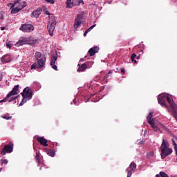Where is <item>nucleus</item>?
Returning a JSON list of instances; mask_svg holds the SVG:
<instances>
[{"label": "nucleus", "instance_id": "nucleus-46", "mask_svg": "<svg viewBox=\"0 0 177 177\" xmlns=\"http://www.w3.org/2000/svg\"><path fill=\"white\" fill-rule=\"evenodd\" d=\"M136 59H137L138 60H139V59H140V55H138V57H137V55H136Z\"/></svg>", "mask_w": 177, "mask_h": 177}, {"label": "nucleus", "instance_id": "nucleus-13", "mask_svg": "<svg viewBox=\"0 0 177 177\" xmlns=\"http://www.w3.org/2000/svg\"><path fill=\"white\" fill-rule=\"evenodd\" d=\"M41 12H42V8H39L30 14V17L38 19L39 17V15H41Z\"/></svg>", "mask_w": 177, "mask_h": 177}, {"label": "nucleus", "instance_id": "nucleus-15", "mask_svg": "<svg viewBox=\"0 0 177 177\" xmlns=\"http://www.w3.org/2000/svg\"><path fill=\"white\" fill-rule=\"evenodd\" d=\"M166 100H167V103H169V104L171 107H174L175 106V102H174V100L172 99V97L167 95Z\"/></svg>", "mask_w": 177, "mask_h": 177}, {"label": "nucleus", "instance_id": "nucleus-40", "mask_svg": "<svg viewBox=\"0 0 177 177\" xmlns=\"http://www.w3.org/2000/svg\"><path fill=\"white\" fill-rule=\"evenodd\" d=\"M3 118H4L5 120H11V119H12V117H11V116H9V117L4 116Z\"/></svg>", "mask_w": 177, "mask_h": 177}, {"label": "nucleus", "instance_id": "nucleus-49", "mask_svg": "<svg viewBox=\"0 0 177 177\" xmlns=\"http://www.w3.org/2000/svg\"><path fill=\"white\" fill-rule=\"evenodd\" d=\"M74 103H75V100H73Z\"/></svg>", "mask_w": 177, "mask_h": 177}, {"label": "nucleus", "instance_id": "nucleus-18", "mask_svg": "<svg viewBox=\"0 0 177 177\" xmlns=\"http://www.w3.org/2000/svg\"><path fill=\"white\" fill-rule=\"evenodd\" d=\"M1 60L3 63H9L10 62V57L8 55H6L1 57Z\"/></svg>", "mask_w": 177, "mask_h": 177}, {"label": "nucleus", "instance_id": "nucleus-33", "mask_svg": "<svg viewBox=\"0 0 177 177\" xmlns=\"http://www.w3.org/2000/svg\"><path fill=\"white\" fill-rule=\"evenodd\" d=\"M127 177L132 176V172H133L132 170H130L129 168L127 169Z\"/></svg>", "mask_w": 177, "mask_h": 177}, {"label": "nucleus", "instance_id": "nucleus-31", "mask_svg": "<svg viewBox=\"0 0 177 177\" xmlns=\"http://www.w3.org/2000/svg\"><path fill=\"white\" fill-rule=\"evenodd\" d=\"M35 158H36V161H37V162H39V160H41V154H40L39 152H37V153H36V157H35Z\"/></svg>", "mask_w": 177, "mask_h": 177}, {"label": "nucleus", "instance_id": "nucleus-41", "mask_svg": "<svg viewBox=\"0 0 177 177\" xmlns=\"http://www.w3.org/2000/svg\"><path fill=\"white\" fill-rule=\"evenodd\" d=\"M113 73V71H109V72L106 75V77L107 78V77H109V75Z\"/></svg>", "mask_w": 177, "mask_h": 177}, {"label": "nucleus", "instance_id": "nucleus-23", "mask_svg": "<svg viewBox=\"0 0 177 177\" xmlns=\"http://www.w3.org/2000/svg\"><path fill=\"white\" fill-rule=\"evenodd\" d=\"M66 8H73L74 4L73 3V0H67L66 2Z\"/></svg>", "mask_w": 177, "mask_h": 177}, {"label": "nucleus", "instance_id": "nucleus-34", "mask_svg": "<svg viewBox=\"0 0 177 177\" xmlns=\"http://www.w3.org/2000/svg\"><path fill=\"white\" fill-rule=\"evenodd\" d=\"M96 27V24L91 26L90 28H88L86 31L87 32H89L90 31H92L93 30V28Z\"/></svg>", "mask_w": 177, "mask_h": 177}, {"label": "nucleus", "instance_id": "nucleus-24", "mask_svg": "<svg viewBox=\"0 0 177 177\" xmlns=\"http://www.w3.org/2000/svg\"><path fill=\"white\" fill-rule=\"evenodd\" d=\"M156 177H169L167 173L164 171H160L159 174H156Z\"/></svg>", "mask_w": 177, "mask_h": 177}, {"label": "nucleus", "instance_id": "nucleus-7", "mask_svg": "<svg viewBox=\"0 0 177 177\" xmlns=\"http://www.w3.org/2000/svg\"><path fill=\"white\" fill-rule=\"evenodd\" d=\"M57 61V53H53L51 54V60H50V66L53 70H55V71H57V66H56V62Z\"/></svg>", "mask_w": 177, "mask_h": 177}, {"label": "nucleus", "instance_id": "nucleus-50", "mask_svg": "<svg viewBox=\"0 0 177 177\" xmlns=\"http://www.w3.org/2000/svg\"><path fill=\"white\" fill-rule=\"evenodd\" d=\"M176 140L177 141V137L175 138Z\"/></svg>", "mask_w": 177, "mask_h": 177}, {"label": "nucleus", "instance_id": "nucleus-11", "mask_svg": "<svg viewBox=\"0 0 177 177\" xmlns=\"http://www.w3.org/2000/svg\"><path fill=\"white\" fill-rule=\"evenodd\" d=\"M82 17L81 16V15H77V17L75 19V23L73 25L74 28L77 29L78 28V27H80V26H81L82 21Z\"/></svg>", "mask_w": 177, "mask_h": 177}, {"label": "nucleus", "instance_id": "nucleus-2", "mask_svg": "<svg viewBox=\"0 0 177 177\" xmlns=\"http://www.w3.org/2000/svg\"><path fill=\"white\" fill-rule=\"evenodd\" d=\"M19 85H15L12 90L6 95V97L0 100V103H5L6 102H8V103H10V102H13V100H16V99L19 98V95H17L15 97H12L11 96H15V95H17L19 93Z\"/></svg>", "mask_w": 177, "mask_h": 177}, {"label": "nucleus", "instance_id": "nucleus-14", "mask_svg": "<svg viewBox=\"0 0 177 177\" xmlns=\"http://www.w3.org/2000/svg\"><path fill=\"white\" fill-rule=\"evenodd\" d=\"M97 52H99V47L97 46L93 47L88 50L90 56H95V53H97Z\"/></svg>", "mask_w": 177, "mask_h": 177}, {"label": "nucleus", "instance_id": "nucleus-1", "mask_svg": "<svg viewBox=\"0 0 177 177\" xmlns=\"http://www.w3.org/2000/svg\"><path fill=\"white\" fill-rule=\"evenodd\" d=\"M160 156L162 160L168 157V156L172 154V149L169 148V144L167 140L163 139L160 146Z\"/></svg>", "mask_w": 177, "mask_h": 177}, {"label": "nucleus", "instance_id": "nucleus-27", "mask_svg": "<svg viewBox=\"0 0 177 177\" xmlns=\"http://www.w3.org/2000/svg\"><path fill=\"white\" fill-rule=\"evenodd\" d=\"M48 156H50V157H55V151L52 149H48L47 151Z\"/></svg>", "mask_w": 177, "mask_h": 177}, {"label": "nucleus", "instance_id": "nucleus-44", "mask_svg": "<svg viewBox=\"0 0 177 177\" xmlns=\"http://www.w3.org/2000/svg\"><path fill=\"white\" fill-rule=\"evenodd\" d=\"M87 34H88V32L86 30V31L84 32V35H83L84 37H86Z\"/></svg>", "mask_w": 177, "mask_h": 177}, {"label": "nucleus", "instance_id": "nucleus-29", "mask_svg": "<svg viewBox=\"0 0 177 177\" xmlns=\"http://www.w3.org/2000/svg\"><path fill=\"white\" fill-rule=\"evenodd\" d=\"M43 12L44 13V15H47L48 16H50L52 14H50V12H49V11L48 10V8H46V7H43Z\"/></svg>", "mask_w": 177, "mask_h": 177}, {"label": "nucleus", "instance_id": "nucleus-25", "mask_svg": "<svg viewBox=\"0 0 177 177\" xmlns=\"http://www.w3.org/2000/svg\"><path fill=\"white\" fill-rule=\"evenodd\" d=\"M49 19H50L49 21H51V23H55V24H56V17H55V15L53 14H51L49 16Z\"/></svg>", "mask_w": 177, "mask_h": 177}, {"label": "nucleus", "instance_id": "nucleus-48", "mask_svg": "<svg viewBox=\"0 0 177 177\" xmlns=\"http://www.w3.org/2000/svg\"><path fill=\"white\" fill-rule=\"evenodd\" d=\"M1 30L2 31H3V30H5V27H1Z\"/></svg>", "mask_w": 177, "mask_h": 177}, {"label": "nucleus", "instance_id": "nucleus-26", "mask_svg": "<svg viewBox=\"0 0 177 177\" xmlns=\"http://www.w3.org/2000/svg\"><path fill=\"white\" fill-rule=\"evenodd\" d=\"M41 56H42V54L41 53V52L37 51L35 54V57L36 60L41 59Z\"/></svg>", "mask_w": 177, "mask_h": 177}, {"label": "nucleus", "instance_id": "nucleus-12", "mask_svg": "<svg viewBox=\"0 0 177 177\" xmlns=\"http://www.w3.org/2000/svg\"><path fill=\"white\" fill-rule=\"evenodd\" d=\"M37 140L40 145H41V146H44V147L49 146L48 144V140L45 139L44 137H37Z\"/></svg>", "mask_w": 177, "mask_h": 177}, {"label": "nucleus", "instance_id": "nucleus-17", "mask_svg": "<svg viewBox=\"0 0 177 177\" xmlns=\"http://www.w3.org/2000/svg\"><path fill=\"white\" fill-rule=\"evenodd\" d=\"M79 66L77 71L79 73H81L82 71H85L86 68H88V66L86 64H82L80 66V64L77 65Z\"/></svg>", "mask_w": 177, "mask_h": 177}, {"label": "nucleus", "instance_id": "nucleus-35", "mask_svg": "<svg viewBox=\"0 0 177 177\" xmlns=\"http://www.w3.org/2000/svg\"><path fill=\"white\" fill-rule=\"evenodd\" d=\"M1 165H3V164H8V161L6 160V159H2L1 160Z\"/></svg>", "mask_w": 177, "mask_h": 177}, {"label": "nucleus", "instance_id": "nucleus-21", "mask_svg": "<svg viewBox=\"0 0 177 177\" xmlns=\"http://www.w3.org/2000/svg\"><path fill=\"white\" fill-rule=\"evenodd\" d=\"M130 171H132L133 172H135V171L136 170V163L132 162L130 165L129 167H128Z\"/></svg>", "mask_w": 177, "mask_h": 177}, {"label": "nucleus", "instance_id": "nucleus-28", "mask_svg": "<svg viewBox=\"0 0 177 177\" xmlns=\"http://www.w3.org/2000/svg\"><path fill=\"white\" fill-rule=\"evenodd\" d=\"M131 62H133V63H138V62L136 61V59H136V55L135 54V53H133L132 55H131Z\"/></svg>", "mask_w": 177, "mask_h": 177}, {"label": "nucleus", "instance_id": "nucleus-4", "mask_svg": "<svg viewBox=\"0 0 177 177\" xmlns=\"http://www.w3.org/2000/svg\"><path fill=\"white\" fill-rule=\"evenodd\" d=\"M37 39L32 40L28 38H21L19 41L16 43V46H21V45H32V44H36Z\"/></svg>", "mask_w": 177, "mask_h": 177}, {"label": "nucleus", "instance_id": "nucleus-45", "mask_svg": "<svg viewBox=\"0 0 177 177\" xmlns=\"http://www.w3.org/2000/svg\"><path fill=\"white\" fill-rule=\"evenodd\" d=\"M3 77V75L1 74V77H0V81H2V78Z\"/></svg>", "mask_w": 177, "mask_h": 177}, {"label": "nucleus", "instance_id": "nucleus-22", "mask_svg": "<svg viewBox=\"0 0 177 177\" xmlns=\"http://www.w3.org/2000/svg\"><path fill=\"white\" fill-rule=\"evenodd\" d=\"M21 10V8L20 7H16L15 8H12L11 10V14L12 15H16V13H19Z\"/></svg>", "mask_w": 177, "mask_h": 177}, {"label": "nucleus", "instance_id": "nucleus-42", "mask_svg": "<svg viewBox=\"0 0 177 177\" xmlns=\"http://www.w3.org/2000/svg\"><path fill=\"white\" fill-rule=\"evenodd\" d=\"M7 48H9L10 49L12 48V46L9 43L6 44Z\"/></svg>", "mask_w": 177, "mask_h": 177}, {"label": "nucleus", "instance_id": "nucleus-38", "mask_svg": "<svg viewBox=\"0 0 177 177\" xmlns=\"http://www.w3.org/2000/svg\"><path fill=\"white\" fill-rule=\"evenodd\" d=\"M171 141H172V143H173V146H174V149H175L176 147H177V144H176V142H175L174 140H172Z\"/></svg>", "mask_w": 177, "mask_h": 177}, {"label": "nucleus", "instance_id": "nucleus-20", "mask_svg": "<svg viewBox=\"0 0 177 177\" xmlns=\"http://www.w3.org/2000/svg\"><path fill=\"white\" fill-rule=\"evenodd\" d=\"M73 6H80L81 3L84 5V1L83 0H72Z\"/></svg>", "mask_w": 177, "mask_h": 177}, {"label": "nucleus", "instance_id": "nucleus-10", "mask_svg": "<svg viewBox=\"0 0 177 177\" xmlns=\"http://www.w3.org/2000/svg\"><path fill=\"white\" fill-rule=\"evenodd\" d=\"M55 27H56V23L52 22V21H48L47 28L48 30V32H49L50 37H52V35H53V31H55Z\"/></svg>", "mask_w": 177, "mask_h": 177}, {"label": "nucleus", "instance_id": "nucleus-6", "mask_svg": "<svg viewBox=\"0 0 177 177\" xmlns=\"http://www.w3.org/2000/svg\"><path fill=\"white\" fill-rule=\"evenodd\" d=\"M19 30L23 32H31L34 31V26L30 24H24L21 25Z\"/></svg>", "mask_w": 177, "mask_h": 177}, {"label": "nucleus", "instance_id": "nucleus-47", "mask_svg": "<svg viewBox=\"0 0 177 177\" xmlns=\"http://www.w3.org/2000/svg\"><path fill=\"white\" fill-rule=\"evenodd\" d=\"M84 60H85V59H84V58L80 59V62H84Z\"/></svg>", "mask_w": 177, "mask_h": 177}, {"label": "nucleus", "instance_id": "nucleus-32", "mask_svg": "<svg viewBox=\"0 0 177 177\" xmlns=\"http://www.w3.org/2000/svg\"><path fill=\"white\" fill-rule=\"evenodd\" d=\"M26 6H27V2L26 1H23L22 3L20 5L19 8L20 9H24V8H26Z\"/></svg>", "mask_w": 177, "mask_h": 177}, {"label": "nucleus", "instance_id": "nucleus-43", "mask_svg": "<svg viewBox=\"0 0 177 177\" xmlns=\"http://www.w3.org/2000/svg\"><path fill=\"white\" fill-rule=\"evenodd\" d=\"M120 71L122 74L125 73V69L124 68H121Z\"/></svg>", "mask_w": 177, "mask_h": 177}, {"label": "nucleus", "instance_id": "nucleus-5", "mask_svg": "<svg viewBox=\"0 0 177 177\" xmlns=\"http://www.w3.org/2000/svg\"><path fill=\"white\" fill-rule=\"evenodd\" d=\"M12 151H13V142H10L8 145H4L0 153L1 156H5L7 153H12Z\"/></svg>", "mask_w": 177, "mask_h": 177}, {"label": "nucleus", "instance_id": "nucleus-19", "mask_svg": "<svg viewBox=\"0 0 177 177\" xmlns=\"http://www.w3.org/2000/svg\"><path fill=\"white\" fill-rule=\"evenodd\" d=\"M21 95L23 99L21 100V102H20L19 106H23V104H24V103L27 102V100H28V98L26 97V95H24V93H21Z\"/></svg>", "mask_w": 177, "mask_h": 177}, {"label": "nucleus", "instance_id": "nucleus-8", "mask_svg": "<svg viewBox=\"0 0 177 177\" xmlns=\"http://www.w3.org/2000/svg\"><path fill=\"white\" fill-rule=\"evenodd\" d=\"M22 93H24V96L28 98V100H31V99H32V90L29 87H26Z\"/></svg>", "mask_w": 177, "mask_h": 177}, {"label": "nucleus", "instance_id": "nucleus-9", "mask_svg": "<svg viewBox=\"0 0 177 177\" xmlns=\"http://www.w3.org/2000/svg\"><path fill=\"white\" fill-rule=\"evenodd\" d=\"M158 102L160 106L167 107V95H160L158 97Z\"/></svg>", "mask_w": 177, "mask_h": 177}, {"label": "nucleus", "instance_id": "nucleus-39", "mask_svg": "<svg viewBox=\"0 0 177 177\" xmlns=\"http://www.w3.org/2000/svg\"><path fill=\"white\" fill-rule=\"evenodd\" d=\"M158 125H159L160 127H162V128H165V129H167V127H165V126L164 124H161V123H158Z\"/></svg>", "mask_w": 177, "mask_h": 177}, {"label": "nucleus", "instance_id": "nucleus-30", "mask_svg": "<svg viewBox=\"0 0 177 177\" xmlns=\"http://www.w3.org/2000/svg\"><path fill=\"white\" fill-rule=\"evenodd\" d=\"M37 68H39V66H38V64H37V63H34L32 66H31V70H37Z\"/></svg>", "mask_w": 177, "mask_h": 177}, {"label": "nucleus", "instance_id": "nucleus-16", "mask_svg": "<svg viewBox=\"0 0 177 177\" xmlns=\"http://www.w3.org/2000/svg\"><path fill=\"white\" fill-rule=\"evenodd\" d=\"M46 62V57L40 58V59H37V64H38L39 68H42V67H44V66H45Z\"/></svg>", "mask_w": 177, "mask_h": 177}, {"label": "nucleus", "instance_id": "nucleus-36", "mask_svg": "<svg viewBox=\"0 0 177 177\" xmlns=\"http://www.w3.org/2000/svg\"><path fill=\"white\" fill-rule=\"evenodd\" d=\"M147 156L149 158L153 157L154 156V151H151V152L148 153Z\"/></svg>", "mask_w": 177, "mask_h": 177}, {"label": "nucleus", "instance_id": "nucleus-37", "mask_svg": "<svg viewBox=\"0 0 177 177\" xmlns=\"http://www.w3.org/2000/svg\"><path fill=\"white\" fill-rule=\"evenodd\" d=\"M45 1H46V2H48V3H51V4L55 3V0H45Z\"/></svg>", "mask_w": 177, "mask_h": 177}, {"label": "nucleus", "instance_id": "nucleus-3", "mask_svg": "<svg viewBox=\"0 0 177 177\" xmlns=\"http://www.w3.org/2000/svg\"><path fill=\"white\" fill-rule=\"evenodd\" d=\"M147 120L148 121L149 125L151 127V128L155 131V132L160 131L161 133V130L156 125V123L154 122V119L153 118V112H150L147 117Z\"/></svg>", "mask_w": 177, "mask_h": 177}]
</instances>
